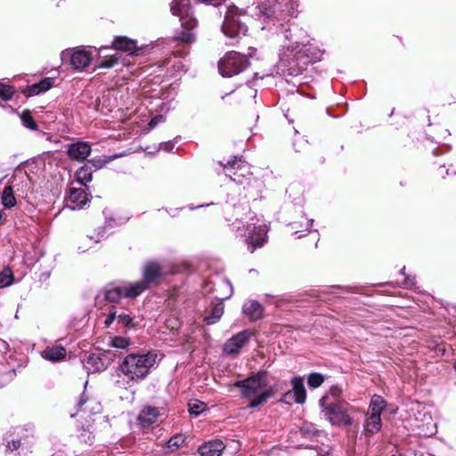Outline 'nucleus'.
<instances>
[{"label":"nucleus","instance_id":"1","mask_svg":"<svg viewBox=\"0 0 456 456\" xmlns=\"http://www.w3.org/2000/svg\"><path fill=\"white\" fill-rule=\"evenodd\" d=\"M247 201L241 202L239 206L234 202L232 197L226 202V209L232 207L235 210L236 220L232 223L233 229H236L241 236H247V243L251 253L258 247H262L267 239V226L264 224H258L256 216L248 209Z\"/></svg>","mask_w":456,"mask_h":456},{"label":"nucleus","instance_id":"2","mask_svg":"<svg viewBox=\"0 0 456 456\" xmlns=\"http://www.w3.org/2000/svg\"><path fill=\"white\" fill-rule=\"evenodd\" d=\"M226 175L237 184L243 185L244 198L255 200L261 193L263 183L252 175L250 166L241 159L234 158L224 165Z\"/></svg>","mask_w":456,"mask_h":456},{"label":"nucleus","instance_id":"3","mask_svg":"<svg viewBox=\"0 0 456 456\" xmlns=\"http://www.w3.org/2000/svg\"><path fill=\"white\" fill-rule=\"evenodd\" d=\"M158 362V354L149 351L146 354H130L119 365L120 374L127 382H140L150 373L151 369Z\"/></svg>","mask_w":456,"mask_h":456},{"label":"nucleus","instance_id":"4","mask_svg":"<svg viewBox=\"0 0 456 456\" xmlns=\"http://www.w3.org/2000/svg\"><path fill=\"white\" fill-rule=\"evenodd\" d=\"M284 42L280 49V61L289 63L291 61H302L304 64L313 63L321 58L319 50L307 44H301L293 40L289 30L283 34Z\"/></svg>","mask_w":456,"mask_h":456},{"label":"nucleus","instance_id":"5","mask_svg":"<svg viewBox=\"0 0 456 456\" xmlns=\"http://www.w3.org/2000/svg\"><path fill=\"white\" fill-rule=\"evenodd\" d=\"M243 397L248 398L250 408L265 403L272 396V389L267 387L266 372L260 371L246 379L237 381Z\"/></svg>","mask_w":456,"mask_h":456},{"label":"nucleus","instance_id":"6","mask_svg":"<svg viewBox=\"0 0 456 456\" xmlns=\"http://www.w3.org/2000/svg\"><path fill=\"white\" fill-rule=\"evenodd\" d=\"M256 4H258V2ZM256 5V3H253V5L247 9L240 8L233 4L229 5L225 12L224 20L222 26L223 33L230 38H236L240 35H245L248 27L241 19H245L248 15L252 16L250 10L254 9Z\"/></svg>","mask_w":456,"mask_h":456},{"label":"nucleus","instance_id":"7","mask_svg":"<svg viewBox=\"0 0 456 456\" xmlns=\"http://www.w3.org/2000/svg\"><path fill=\"white\" fill-rule=\"evenodd\" d=\"M173 15L179 17L182 27L188 31L182 32L180 39L184 43L194 40V35L190 30L196 27L197 20L191 12V0H174L170 4Z\"/></svg>","mask_w":456,"mask_h":456},{"label":"nucleus","instance_id":"8","mask_svg":"<svg viewBox=\"0 0 456 456\" xmlns=\"http://www.w3.org/2000/svg\"><path fill=\"white\" fill-rule=\"evenodd\" d=\"M248 65L245 55L237 52L227 53L218 62V69L223 77H232L243 71Z\"/></svg>","mask_w":456,"mask_h":456},{"label":"nucleus","instance_id":"9","mask_svg":"<svg viewBox=\"0 0 456 456\" xmlns=\"http://www.w3.org/2000/svg\"><path fill=\"white\" fill-rule=\"evenodd\" d=\"M325 398L322 397L320 400V404L322 408V413L324 418L329 420L332 425L340 426V425H351L353 423V419L349 414L345 411L344 404L340 403H330L327 406L324 404Z\"/></svg>","mask_w":456,"mask_h":456},{"label":"nucleus","instance_id":"10","mask_svg":"<svg viewBox=\"0 0 456 456\" xmlns=\"http://www.w3.org/2000/svg\"><path fill=\"white\" fill-rule=\"evenodd\" d=\"M63 60H69L70 65L77 70H84L93 60L92 53L83 47L67 49L62 52Z\"/></svg>","mask_w":456,"mask_h":456},{"label":"nucleus","instance_id":"11","mask_svg":"<svg viewBox=\"0 0 456 456\" xmlns=\"http://www.w3.org/2000/svg\"><path fill=\"white\" fill-rule=\"evenodd\" d=\"M253 333L244 330L229 338L223 346V352L229 356H237L241 348L249 341Z\"/></svg>","mask_w":456,"mask_h":456},{"label":"nucleus","instance_id":"12","mask_svg":"<svg viewBox=\"0 0 456 456\" xmlns=\"http://www.w3.org/2000/svg\"><path fill=\"white\" fill-rule=\"evenodd\" d=\"M292 389L283 395L282 401L286 403H304L306 398V391L304 386V380L300 377H296L291 380Z\"/></svg>","mask_w":456,"mask_h":456},{"label":"nucleus","instance_id":"13","mask_svg":"<svg viewBox=\"0 0 456 456\" xmlns=\"http://www.w3.org/2000/svg\"><path fill=\"white\" fill-rule=\"evenodd\" d=\"M91 151V145L86 142H76L67 146L68 156L77 161H84Z\"/></svg>","mask_w":456,"mask_h":456},{"label":"nucleus","instance_id":"14","mask_svg":"<svg viewBox=\"0 0 456 456\" xmlns=\"http://www.w3.org/2000/svg\"><path fill=\"white\" fill-rule=\"evenodd\" d=\"M164 275V270L161 265L155 261L148 262L142 269V281L149 286L157 282Z\"/></svg>","mask_w":456,"mask_h":456},{"label":"nucleus","instance_id":"15","mask_svg":"<svg viewBox=\"0 0 456 456\" xmlns=\"http://www.w3.org/2000/svg\"><path fill=\"white\" fill-rule=\"evenodd\" d=\"M88 196L82 188H70L67 206L70 209H79L86 204Z\"/></svg>","mask_w":456,"mask_h":456},{"label":"nucleus","instance_id":"16","mask_svg":"<svg viewBox=\"0 0 456 456\" xmlns=\"http://www.w3.org/2000/svg\"><path fill=\"white\" fill-rule=\"evenodd\" d=\"M284 2L282 0H258L257 5L250 10V14L252 17L264 19L265 12L277 9V5H282Z\"/></svg>","mask_w":456,"mask_h":456},{"label":"nucleus","instance_id":"17","mask_svg":"<svg viewBox=\"0 0 456 456\" xmlns=\"http://www.w3.org/2000/svg\"><path fill=\"white\" fill-rule=\"evenodd\" d=\"M224 448L222 441L215 440L201 445L199 448V452L201 456H220Z\"/></svg>","mask_w":456,"mask_h":456},{"label":"nucleus","instance_id":"18","mask_svg":"<svg viewBox=\"0 0 456 456\" xmlns=\"http://www.w3.org/2000/svg\"><path fill=\"white\" fill-rule=\"evenodd\" d=\"M149 286L142 280L123 285L124 297L134 298L144 291Z\"/></svg>","mask_w":456,"mask_h":456},{"label":"nucleus","instance_id":"19","mask_svg":"<svg viewBox=\"0 0 456 456\" xmlns=\"http://www.w3.org/2000/svg\"><path fill=\"white\" fill-rule=\"evenodd\" d=\"M159 416V411L155 407H147L143 409L139 416L138 420L143 427H149L158 419Z\"/></svg>","mask_w":456,"mask_h":456},{"label":"nucleus","instance_id":"20","mask_svg":"<svg viewBox=\"0 0 456 456\" xmlns=\"http://www.w3.org/2000/svg\"><path fill=\"white\" fill-rule=\"evenodd\" d=\"M242 312L251 320H258L263 316V307L255 300L246 302L243 305Z\"/></svg>","mask_w":456,"mask_h":456},{"label":"nucleus","instance_id":"21","mask_svg":"<svg viewBox=\"0 0 456 456\" xmlns=\"http://www.w3.org/2000/svg\"><path fill=\"white\" fill-rule=\"evenodd\" d=\"M84 366L89 373L102 371L107 368L104 360L98 354L89 355L84 362Z\"/></svg>","mask_w":456,"mask_h":456},{"label":"nucleus","instance_id":"22","mask_svg":"<svg viewBox=\"0 0 456 456\" xmlns=\"http://www.w3.org/2000/svg\"><path fill=\"white\" fill-rule=\"evenodd\" d=\"M41 355L44 359L51 362H58L66 356V349L61 346H53L45 349Z\"/></svg>","mask_w":456,"mask_h":456},{"label":"nucleus","instance_id":"23","mask_svg":"<svg viewBox=\"0 0 456 456\" xmlns=\"http://www.w3.org/2000/svg\"><path fill=\"white\" fill-rule=\"evenodd\" d=\"M113 46L115 49L126 52L129 54H134L137 51L135 41L126 37H118L115 38L113 41Z\"/></svg>","mask_w":456,"mask_h":456},{"label":"nucleus","instance_id":"24","mask_svg":"<svg viewBox=\"0 0 456 456\" xmlns=\"http://www.w3.org/2000/svg\"><path fill=\"white\" fill-rule=\"evenodd\" d=\"M381 419L380 416L375 415V413H368L367 419L364 425V432L368 435H373L379 432L381 428Z\"/></svg>","mask_w":456,"mask_h":456},{"label":"nucleus","instance_id":"25","mask_svg":"<svg viewBox=\"0 0 456 456\" xmlns=\"http://www.w3.org/2000/svg\"><path fill=\"white\" fill-rule=\"evenodd\" d=\"M124 310L118 305H110L108 308V314L105 316L104 325L109 328L115 321L119 324Z\"/></svg>","mask_w":456,"mask_h":456},{"label":"nucleus","instance_id":"26","mask_svg":"<svg viewBox=\"0 0 456 456\" xmlns=\"http://www.w3.org/2000/svg\"><path fill=\"white\" fill-rule=\"evenodd\" d=\"M85 394L82 395L78 401V409L79 411H90L93 413L100 412L101 411V405L99 403H97L95 400H88L87 398H85Z\"/></svg>","mask_w":456,"mask_h":456},{"label":"nucleus","instance_id":"27","mask_svg":"<svg viewBox=\"0 0 456 456\" xmlns=\"http://www.w3.org/2000/svg\"><path fill=\"white\" fill-rule=\"evenodd\" d=\"M216 289H217V292H216V297L219 300L227 299L233 293V289H232L231 282L226 280H222L217 284Z\"/></svg>","mask_w":456,"mask_h":456},{"label":"nucleus","instance_id":"28","mask_svg":"<svg viewBox=\"0 0 456 456\" xmlns=\"http://www.w3.org/2000/svg\"><path fill=\"white\" fill-rule=\"evenodd\" d=\"M387 406L386 401L382 396L379 395H372L369 405V413H375V415L380 416L381 412Z\"/></svg>","mask_w":456,"mask_h":456},{"label":"nucleus","instance_id":"29","mask_svg":"<svg viewBox=\"0 0 456 456\" xmlns=\"http://www.w3.org/2000/svg\"><path fill=\"white\" fill-rule=\"evenodd\" d=\"M224 309V307L223 303H218L216 305H214L213 308L211 309L210 314L205 316L204 318V322H206V324L212 325L216 323L223 316Z\"/></svg>","mask_w":456,"mask_h":456},{"label":"nucleus","instance_id":"30","mask_svg":"<svg viewBox=\"0 0 456 456\" xmlns=\"http://www.w3.org/2000/svg\"><path fill=\"white\" fill-rule=\"evenodd\" d=\"M2 204L5 208H12L16 205V199L13 193V188L12 185L4 187L1 195Z\"/></svg>","mask_w":456,"mask_h":456},{"label":"nucleus","instance_id":"31","mask_svg":"<svg viewBox=\"0 0 456 456\" xmlns=\"http://www.w3.org/2000/svg\"><path fill=\"white\" fill-rule=\"evenodd\" d=\"M104 297L110 302H118L124 297L123 285L111 287L104 291Z\"/></svg>","mask_w":456,"mask_h":456},{"label":"nucleus","instance_id":"32","mask_svg":"<svg viewBox=\"0 0 456 456\" xmlns=\"http://www.w3.org/2000/svg\"><path fill=\"white\" fill-rule=\"evenodd\" d=\"M53 78L45 77L42 79L39 83L33 85L29 89V94L31 95H35L42 92H45L53 86Z\"/></svg>","mask_w":456,"mask_h":456},{"label":"nucleus","instance_id":"33","mask_svg":"<svg viewBox=\"0 0 456 456\" xmlns=\"http://www.w3.org/2000/svg\"><path fill=\"white\" fill-rule=\"evenodd\" d=\"M314 224V219H305L304 223L298 224L297 222H293L290 224L292 230H294V233L297 234V238H301L303 234L302 232H310Z\"/></svg>","mask_w":456,"mask_h":456},{"label":"nucleus","instance_id":"34","mask_svg":"<svg viewBox=\"0 0 456 456\" xmlns=\"http://www.w3.org/2000/svg\"><path fill=\"white\" fill-rule=\"evenodd\" d=\"M188 406L190 414L195 417L200 415L206 409V404L199 400H191Z\"/></svg>","mask_w":456,"mask_h":456},{"label":"nucleus","instance_id":"35","mask_svg":"<svg viewBox=\"0 0 456 456\" xmlns=\"http://www.w3.org/2000/svg\"><path fill=\"white\" fill-rule=\"evenodd\" d=\"M93 179L92 173L86 167H81L77 172V180L81 184L86 185L87 183L91 182Z\"/></svg>","mask_w":456,"mask_h":456},{"label":"nucleus","instance_id":"36","mask_svg":"<svg viewBox=\"0 0 456 456\" xmlns=\"http://www.w3.org/2000/svg\"><path fill=\"white\" fill-rule=\"evenodd\" d=\"M20 118L21 119L23 126H26L27 128H28L30 130L37 129V125L28 111L22 112L20 115Z\"/></svg>","mask_w":456,"mask_h":456},{"label":"nucleus","instance_id":"37","mask_svg":"<svg viewBox=\"0 0 456 456\" xmlns=\"http://www.w3.org/2000/svg\"><path fill=\"white\" fill-rule=\"evenodd\" d=\"M110 345L118 349H126L131 345V342L127 338L114 337L110 340Z\"/></svg>","mask_w":456,"mask_h":456},{"label":"nucleus","instance_id":"38","mask_svg":"<svg viewBox=\"0 0 456 456\" xmlns=\"http://www.w3.org/2000/svg\"><path fill=\"white\" fill-rule=\"evenodd\" d=\"M13 282V275L11 270L5 269L0 273V289L10 286Z\"/></svg>","mask_w":456,"mask_h":456},{"label":"nucleus","instance_id":"39","mask_svg":"<svg viewBox=\"0 0 456 456\" xmlns=\"http://www.w3.org/2000/svg\"><path fill=\"white\" fill-rule=\"evenodd\" d=\"M13 87L0 83V100L7 102L12 99L14 94Z\"/></svg>","mask_w":456,"mask_h":456},{"label":"nucleus","instance_id":"40","mask_svg":"<svg viewBox=\"0 0 456 456\" xmlns=\"http://www.w3.org/2000/svg\"><path fill=\"white\" fill-rule=\"evenodd\" d=\"M119 325L126 329H134L136 327V322H134V318L130 314L124 312L121 316Z\"/></svg>","mask_w":456,"mask_h":456},{"label":"nucleus","instance_id":"41","mask_svg":"<svg viewBox=\"0 0 456 456\" xmlns=\"http://www.w3.org/2000/svg\"><path fill=\"white\" fill-rule=\"evenodd\" d=\"M324 381V378L322 375L319 373H311L308 377V385L312 388L319 387Z\"/></svg>","mask_w":456,"mask_h":456},{"label":"nucleus","instance_id":"42","mask_svg":"<svg viewBox=\"0 0 456 456\" xmlns=\"http://www.w3.org/2000/svg\"><path fill=\"white\" fill-rule=\"evenodd\" d=\"M118 59H119L118 56H117V55L107 56L105 59H103L102 61L101 64L99 65V68H102V69L112 68L118 63Z\"/></svg>","mask_w":456,"mask_h":456},{"label":"nucleus","instance_id":"43","mask_svg":"<svg viewBox=\"0 0 456 456\" xmlns=\"http://www.w3.org/2000/svg\"><path fill=\"white\" fill-rule=\"evenodd\" d=\"M184 442V439L182 436H175L171 437L168 441L169 448H178Z\"/></svg>","mask_w":456,"mask_h":456},{"label":"nucleus","instance_id":"44","mask_svg":"<svg viewBox=\"0 0 456 456\" xmlns=\"http://www.w3.org/2000/svg\"><path fill=\"white\" fill-rule=\"evenodd\" d=\"M166 326L170 330H176L180 327V322L176 317H171L166 321Z\"/></svg>","mask_w":456,"mask_h":456},{"label":"nucleus","instance_id":"45","mask_svg":"<svg viewBox=\"0 0 456 456\" xmlns=\"http://www.w3.org/2000/svg\"><path fill=\"white\" fill-rule=\"evenodd\" d=\"M20 440H12V442H8L7 448L12 452V451L18 449L20 447Z\"/></svg>","mask_w":456,"mask_h":456},{"label":"nucleus","instance_id":"46","mask_svg":"<svg viewBox=\"0 0 456 456\" xmlns=\"http://www.w3.org/2000/svg\"><path fill=\"white\" fill-rule=\"evenodd\" d=\"M161 121H162V116H157L150 121L149 125L151 127H154Z\"/></svg>","mask_w":456,"mask_h":456},{"label":"nucleus","instance_id":"47","mask_svg":"<svg viewBox=\"0 0 456 456\" xmlns=\"http://www.w3.org/2000/svg\"><path fill=\"white\" fill-rule=\"evenodd\" d=\"M342 404H344V409L349 415L357 411L356 408L350 406L347 403H342Z\"/></svg>","mask_w":456,"mask_h":456},{"label":"nucleus","instance_id":"48","mask_svg":"<svg viewBox=\"0 0 456 456\" xmlns=\"http://www.w3.org/2000/svg\"><path fill=\"white\" fill-rule=\"evenodd\" d=\"M413 284H414V281H413V280H412V279H411V278H409V277H407V278L405 279V281H404V285H405V287L410 288V287L413 286Z\"/></svg>","mask_w":456,"mask_h":456},{"label":"nucleus","instance_id":"49","mask_svg":"<svg viewBox=\"0 0 456 456\" xmlns=\"http://www.w3.org/2000/svg\"><path fill=\"white\" fill-rule=\"evenodd\" d=\"M249 50H250V52L248 53V56L253 57V55L256 52V50H255V49L254 50L253 49H249Z\"/></svg>","mask_w":456,"mask_h":456},{"label":"nucleus","instance_id":"50","mask_svg":"<svg viewBox=\"0 0 456 456\" xmlns=\"http://www.w3.org/2000/svg\"><path fill=\"white\" fill-rule=\"evenodd\" d=\"M4 214L0 210V224H3Z\"/></svg>","mask_w":456,"mask_h":456},{"label":"nucleus","instance_id":"51","mask_svg":"<svg viewBox=\"0 0 456 456\" xmlns=\"http://www.w3.org/2000/svg\"><path fill=\"white\" fill-rule=\"evenodd\" d=\"M102 237H103V235H100V236L98 237V239H97V240H95L94 241H95V242H99Z\"/></svg>","mask_w":456,"mask_h":456},{"label":"nucleus","instance_id":"52","mask_svg":"<svg viewBox=\"0 0 456 456\" xmlns=\"http://www.w3.org/2000/svg\"><path fill=\"white\" fill-rule=\"evenodd\" d=\"M201 207H203V205L197 206V207H196V208H201ZM190 209H191V210H192V209H195V208L191 207V208H190Z\"/></svg>","mask_w":456,"mask_h":456},{"label":"nucleus","instance_id":"53","mask_svg":"<svg viewBox=\"0 0 456 456\" xmlns=\"http://www.w3.org/2000/svg\"><path fill=\"white\" fill-rule=\"evenodd\" d=\"M404 271H405V267H403V268L400 271V273H401L403 275H404V274H405Z\"/></svg>","mask_w":456,"mask_h":456},{"label":"nucleus","instance_id":"54","mask_svg":"<svg viewBox=\"0 0 456 456\" xmlns=\"http://www.w3.org/2000/svg\"><path fill=\"white\" fill-rule=\"evenodd\" d=\"M103 49H106V47H101V48H99V53H101Z\"/></svg>","mask_w":456,"mask_h":456},{"label":"nucleus","instance_id":"55","mask_svg":"<svg viewBox=\"0 0 456 456\" xmlns=\"http://www.w3.org/2000/svg\"><path fill=\"white\" fill-rule=\"evenodd\" d=\"M454 369H455V370H456V362H455V364H454Z\"/></svg>","mask_w":456,"mask_h":456}]
</instances>
